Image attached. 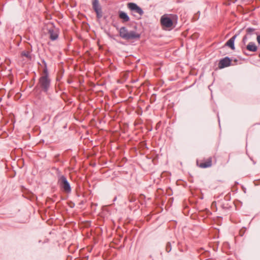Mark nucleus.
Segmentation results:
<instances>
[{
	"label": "nucleus",
	"mask_w": 260,
	"mask_h": 260,
	"mask_svg": "<svg viewBox=\"0 0 260 260\" xmlns=\"http://www.w3.org/2000/svg\"><path fill=\"white\" fill-rule=\"evenodd\" d=\"M178 16L174 14H165L161 16L160 23L164 30H171L176 26Z\"/></svg>",
	"instance_id": "f257e3e1"
},
{
	"label": "nucleus",
	"mask_w": 260,
	"mask_h": 260,
	"mask_svg": "<svg viewBox=\"0 0 260 260\" xmlns=\"http://www.w3.org/2000/svg\"><path fill=\"white\" fill-rule=\"evenodd\" d=\"M42 63L44 67L41 76L39 79L38 85L42 91L47 92L50 87L51 79L49 78L47 63L44 60L42 61Z\"/></svg>",
	"instance_id": "f03ea898"
},
{
	"label": "nucleus",
	"mask_w": 260,
	"mask_h": 260,
	"mask_svg": "<svg viewBox=\"0 0 260 260\" xmlns=\"http://www.w3.org/2000/svg\"><path fill=\"white\" fill-rule=\"evenodd\" d=\"M119 36L126 40L138 39L140 35L134 30L128 31L125 27H121L119 30Z\"/></svg>",
	"instance_id": "7ed1b4c3"
},
{
	"label": "nucleus",
	"mask_w": 260,
	"mask_h": 260,
	"mask_svg": "<svg viewBox=\"0 0 260 260\" xmlns=\"http://www.w3.org/2000/svg\"><path fill=\"white\" fill-rule=\"evenodd\" d=\"M57 183L61 190L64 192L67 193H71L72 190L71 187L65 176H60L58 177Z\"/></svg>",
	"instance_id": "20e7f679"
},
{
	"label": "nucleus",
	"mask_w": 260,
	"mask_h": 260,
	"mask_svg": "<svg viewBox=\"0 0 260 260\" xmlns=\"http://www.w3.org/2000/svg\"><path fill=\"white\" fill-rule=\"evenodd\" d=\"M92 6L96 13L97 18L101 19L103 16V12L99 0H92Z\"/></svg>",
	"instance_id": "39448f33"
},
{
	"label": "nucleus",
	"mask_w": 260,
	"mask_h": 260,
	"mask_svg": "<svg viewBox=\"0 0 260 260\" xmlns=\"http://www.w3.org/2000/svg\"><path fill=\"white\" fill-rule=\"evenodd\" d=\"M197 166L201 168H207L211 167L212 165V158L209 157L207 159L197 160Z\"/></svg>",
	"instance_id": "423d86ee"
},
{
	"label": "nucleus",
	"mask_w": 260,
	"mask_h": 260,
	"mask_svg": "<svg viewBox=\"0 0 260 260\" xmlns=\"http://www.w3.org/2000/svg\"><path fill=\"white\" fill-rule=\"evenodd\" d=\"M49 38L51 41L56 40L58 38L59 30L54 26H51L48 28Z\"/></svg>",
	"instance_id": "0eeeda50"
},
{
	"label": "nucleus",
	"mask_w": 260,
	"mask_h": 260,
	"mask_svg": "<svg viewBox=\"0 0 260 260\" xmlns=\"http://www.w3.org/2000/svg\"><path fill=\"white\" fill-rule=\"evenodd\" d=\"M128 8L131 11H133L139 14L140 15H142L143 11L142 9L139 7L136 4L133 3H129L127 4Z\"/></svg>",
	"instance_id": "6e6552de"
},
{
	"label": "nucleus",
	"mask_w": 260,
	"mask_h": 260,
	"mask_svg": "<svg viewBox=\"0 0 260 260\" xmlns=\"http://www.w3.org/2000/svg\"><path fill=\"white\" fill-rule=\"evenodd\" d=\"M231 59L229 57H225L221 59L218 63L219 69H223L228 67L231 65Z\"/></svg>",
	"instance_id": "1a4fd4ad"
},
{
	"label": "nucleus",
	"mask_w": 260,
	"mask_h": 260,
	"mask_svg": "<svg viewBox=\"0 0 260 260\" xmlns=\"http://www.w3.org/2000/svg\"><path fill=\"white\" fill-rule=\"evenodd\" d=\"M238 35L236 34L234 36H233L231 38H230L225 44V46H228L230 47L232 50H234L235 49V45H234V42L237 38Z\"/></svg>",
	"instance_id": "9d476101"
},
{
	"label": "nucleus",
	"mask_w": 260,
	"mask_h": 260,
	"mask_svg": "<svg viewBox=\"0 0 260 260\" xmlns=\"http://www.w3.org/2000/svg\"><path fill=\"white\" fill-rule=\"evenodd\" d=\"M246 49L251 52H255L257 50V47L254 43L250 42L246 46Z\"/></svg>",
	"instance_id": "9b49d317"
},
{
	"label": "nucleus",
	"mask_w": 260,
	"mask_h": 260,
	"mask_svg": "<svg viewBox=\"0 0 260 260\" xmlns=\"http://www.w3.org/2000/svg\"><path fill=\"white\" fill-rule=\"evenodd\" d=\"M119 17L120 19H122L123 21L124 22H128L129 20L128 16L124 12H119Z\"/></svg>",
	"instance_id": "f8f14e48"
},
{
	"label": "nucleus",
	"mask_w": 260,
	"mask_h": 260,
	"mask_svg": "<svg viewBox=\"0 0 260 260\" xmlns=\"http://www.w3.org/2000/svg\"><path fill=\"white\" fill-rule=\"evenodd\" d=\"M21 56H25L28 59L31 58L30 52L28 51H23L21 53Z\"/></svg>",
	"instance_id": "ddd939ff"
},
{
	"label": "nucleus",
	"mask_w": 260,
	"mask_h": 260,
	"mask_svg": "<svg viewBox=\"0 0 260 260\" xmlns=\"http://www.w3.org/2000/svg\"><path fill=\"white\" fill-rule=\"evenodd\" d=\"M171 250V244L170 242H168L166 245V251L167 252H170Z\"/></svg>",
	"instance_id": "4468645a"
},
{
	"label": "nucleus",
	"mask_w": 260,
	"mask_h": 260,
	"mask_svg": "<svg viewBox=\"0 0 260 260\" xmlns=\"http://www.w3.org/2000/svg\"><path fill=\"white\" fill-rule=\"evenodd\" d=\"M246 231V229L245 228H242L240 231L239 234L240 236H243L244 234L245 233V232Z\"/></svg>",
	"instance_id": "2eb2a0df"
},
{
	"label": "nucleus",
	"mask_w": 260,
	"mask_h": 260,
	"mask_svg": "<svg viewBox=\"0 0 260 260\" xmlns=\"http://www.w3.org/2000/svg\"><path fill=\"white\" fill-rule=\"evenodd\" d=\"M255 30L254 28L249 27L246 29L247 34L251 35Z\"/></svg>",
	"instance_id": "dca6fc26"
},
{
	"label": "nucleus",
	"mask_w": 260,
	"mask_h": 260,
	"mask_svg": "<svg viewBox=\"0 0 260 260\" xmlns=\"http://www.w3.org/2000/svg\"><path fill=\"white\" fill-rule=\"evenodd\" d=\"M247 35L244 36L242 39V42L243 43L244 45H245L247 41Z\"/></svg>",
	"instance_id": "f3484780"
},
{
	"label": "nucleus",
	"mask_w": 260,
	"mask_h": 260,
	"mask_svg": "<svg viewBox=\"0 0 260 260\" xmlns=\"http://www.w3.org/2000/svg\"><path fill=\"white\" fill-rule=\"evenodd\" d=\"M257 41L259 44H260V35H257L256 38Z\"/></svg>",
	"instance_id": "a211bd4d"
},
{
	"label": "nucleus",
	"mask_w": 260,
	"mask_h": 260,
	"mask_svg": "<svg viewBox=\"0 0 260 260\" xmlns=\"http://www.w3.org/2000/svg\"><path fill=\"white\" fill-rule=\"evenodd\" d=\"M258 56H259V57H260V53L259 54V55H258Z\"/></svg>",
	"instance_id": "6ab92c4d"
}]
</instances>
